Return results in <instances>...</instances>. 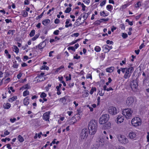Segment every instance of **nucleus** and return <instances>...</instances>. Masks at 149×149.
Segmentation results:
<instances>
[{
  "label": "nucleus",
  "mask_w": 149,
  "mask_h": 149,
  "mask_svg": "<svg viewBox=\"0 0 149 149\" xmlns=\"http://www.w3.org/2000/svg\"><path fill=\"white\" fill-rule=\"evenodd\" d=\"M132 64H129L128 65L127 67L121 68V71L123 73H124V77L127 79L129 78L131 76L132 73L134 71V68L132 66Z\"/></svg>",
  "instance_id": "nucleus-1"
},
{
  "label": "nucleus",
  "mask_w": 149,
  "mask_h": 149,
  "mask_svg": "<svg viewBox=\"0 0 149 149\" xmlns=\"http://www.w3.org/2000/svg\"><path fill=\"white\" fill-rule=\"evenodd\" d=\"M97 121L95 120H91L88 124V128L89 132L91 134H95L97 130Z\"/></svg>",
  "instance_id": "nucleus-2"
},
{
  "label": "nucleus",
  "mask_w": 149,
  "mask_h": 149,
  "mask_svg": "<svg viewBox=\"0 0 149 149\" xmlns=\"http://www.w3.org/2000/svg\"><path fill=\"white\" fill-rule=\"evenodd\" d=\"M133 113V110L130 108L124 109L122 111V114L127 119L131 118Z\"/></svg>",
  "instance_id": "nucleus-3"
},
{
  "label": "nucleus",
  "mask_w": 149,
  "mask_h": 149,
  "mask_svg": "<svg viewBox=\"0 0 149 149\" xmlns=\"http://www.w3.org/2000/svg\"><path fill=\"white\" fill-rule=\"evenodd\" d=\"M142 122L141 119L138 117H135L133 118L131 122L132 125L135 127L140 126Z\"/></svg>",
  "instance_id": "nucleus-4"
},
{
  "label": "nucleus",
  "mask_w": 149,
  "mask_h": 149,
  "mask_svg": "<svg viewBox=\"0 0 149 149\" xmlns=\"http://www.w3.org/2000/svg\"><path fill=\"white\" fill-rule=\"evenodd\" d=\"M118 141L120 143L126 145L129 142V140L126 136L123 134H119L117 136Z\"/></svg>",
  "instance_id": "nucleus-5"
},
{
  "label": "nucleus",
  "mask_w": 149,
  "mask_h": 149,
  "mask_svg": "<svg viewBox=\"0 0 149 149\" xmlns=\"http://www.w3.org/2000/svg\"><path fill=\"white\" fill-rule=\"evenodd\" d=\"M109 115L107 114L102 115L100 117L99 123L100 125H104L108 122L109 119Z\"/></svg>",
  "instance_id": "nucleus-6"
},
{
  "label": "nucleus",
  "mask_w": 149,
  "mask_h": 149,
  "mask_svg": "<svg viewBox=\"0 0 149 149\" xmlns=\"http://www.w3.org/2000/svg\"><path fill=\"white\" fill-rule=\"evenodd\" d=\"M138 134L137 131L132 130L129 133L128 137L130 139L132 140H134L136 139V137Z\"/></svg>",
  "instance_id": "nucleus-7"
},
{
  "label": "nucleus",
  "mask_w": 149,
  "mask_h": 149,
  "mask_svg": "<svg viewBox=\"0 0 149 149\" xmlns=\"http://www.w3.org/2000/svg\"><path fill=\"white\" fill-rule=\"evenodd\" d=\"M108 113L112 115H115L117 114L118 111L117 108L114 107H110L108 110Z\"/></svg>",
  "instance_id": "nucleus-8"
},
{
  "label": "nucleus",
  "mask_w": 149,
  "mask_h": 149,
  "mask_svg": "<svg viewBox=\"0 0 149 149\" xmlns=\"http://www.w3.org/2000/svg\"><path fill=\"white\" fill-rule=\"evenodd\" d=\"M88 135V130L86 129H83L80 134V137L81 139H86Z\"/></svg>",
  "instance_id": "nucleus-9"
},
{
  "label": "nucleus",
  "mask_w": 149,
  "mask_h": 149,
  "mask_svg": "<svg viewBox=\"0 0 149 149\" xmlns=\"http://www.w3.org/2000/svg\"><path fill=\"white\" fill-rule=\"evenodd\" d=\"M135 99L132 97H127L125 101V104L128 107L131 106L134 102Z\"/></svg>",
  "instance_id": "nucleus-10"
},
{
  "label": "nucleus",
  "mask_w": 149,
  "mask_h": 149,
  "mask_svg": "<svg viewBox=\"0 0 149 149\" xmlns=\"http://www.w3.org/2000/svg\"><path fill=\"white\" fill-rule=\"evenodd\" d=\"M124 120V117L121 115H118L117 116L116 118V122L118 124L122 123L123 122Z\"/></svg>",
  "instance_id": "nucleus-11"
},
{
  "label": "nucleus",
  "mask_w": 149,
  "mask_h": 149,
  "mask_svg": "<svg viewBox=\"0 0 149 149\" xmlns=\"http://www.w3.org/2000/svg\"><path fill=\"white\" fill-rule=\"evenodd\" d=\"M138 85L137 82L135 81L131 83V88L134 91H136L138 89Z\"/></svg>",
  "instance_id": "nucleus-12"
},
{
  "label": "nucleus",
  "mask_w": 149,
  "mask_h": 149,
  "mask_svg": "<svg viewBox=\"0 0 149 149\" xmlns=\"http://www.w3.org/2000/svg\"><path fill=\"white\" fill-rule=\"evenodd\" d=\"M50 113V112L49 111L45 113L43 116V119L46 121H49Z\"/></svg>",
  "instance_id": "nucleus-13"
},
{
  "label": "nucleus",
  "mask_w": 149,
  "mask_h": 149,
  "mask_svg": "<svg viewBox=\"0 0 149 149\" xmlns=\"http://www.w3.org/2000/svg\"><path fill=\"white\" fill-rule=\"evenodd\" d=\"M102 48L104 50H105V52H108L109 50L112 48V46H109L107 45H105L102 46Z\"/></svg>",
  "instance_id": "nucleus-14"
},
{
  "label": "nucleus",
  "mask_w": 149,
  "mask_h": 149,
  "mask_svg": "<svg viewBox=\"0 0 149 149\" xmlns=\"http://www.w3.org/2000/svg\"><path fill=\"white\" fill-rule=\"evenodd\" d=\"M46 45V43L45 42H43L40 43L38 45V48L41 51H42L43 49L45 47Z\"/></svg>",
  "instance_id": "nucleus-15"
},
{
  "label": "nucleus",
  "mask_w": 149,
  "mask_h": 149,
  "mask_svg": "<svg viewBox=\"0 0 149 149\" xmlns=\"http://www.w3.org/2000/svg\"><path fill=\"white\" fill-rule=\"evenodd\" d=\"M103 127L105 130H108L111 127V123L109 122H107L105 123Z\"/></svg>",
  "instance_id": "nucleus-16"
},
{
  "label": "nucleus",
  "mask_w": 149,
  "mask_h": 149,
  "mask_svg": "<svg viewBox=\"0 0 149 149\" xmlns=\"http://www.w3.org/2000/svg\"><path fill=\"white\" fill-rule=\"evenodd\" d=\"M64 67L63 65H61L59 68L56 69L55 70V73H58L62 72L64 70Z\"/></svg>",
  "instance_id": "nucleus-17"
},
{
  "label": "nucleus",
  "mask_w": 149,
  "mask_h": 149,
  "mask_svg": "<svg viewBox=\"0 0 149 149\" xmlns=\"http://www.w3.org/2000/svg\"><path fill=\"white\" fill-rule=\"evenodd\" d=\"M30 99L28 97L25 98L23 101L24 104L25 106H27L29 104Z\"/></svg>",
  "instance_id": "nucleus-18"
},
{
  "label": "nucleus",
  "mask_w": 149,
  "mask_h": 149,
  "mask_svg": "<svg viewBox=\"0 0 149 149\" xmlns=\"http://www.w3.org/2000/svg\"><path fill=\"white\" fill-rule=\"evenodd\" d=\"M80 119V116H77L76 118L75 119V120L74 121H71V120L69 121V124L70 125L74 124L77 121L79 120Z\"/></svg>",
  "instance_id": "nucleus-19"
},
{
  "label": "nucleus",
  "mask_w": 149,
  "mask_h": 149,
  "mask_svg": "<svg viewBox=\"0 0 149 149\" xmlns=\"http://www.w3.org/2000/svg\"><path fill=\"white\" fill-rule=\"evenodd\" d=\"M3 108L5 109H9L11 107V104L8 102L5 103L3 104Z\"/></svg>",
  "instance_id": "nucleus-20"
},
{
  "label": "nucleus",
  "mask_w": 149,
  "mask_h": 149,
  "mask_svg": "<svg viewBox=\"0 0 149 149\" xmlns=\"http://www.w3.org/2000/svg\"><path fill=\"white\" fill-rule=\"evenodd\" d=\"M106 139L107 140H108L109 138L107 136H104V137L101 138L99 141L102 143H104L105 142V139Z\"/></svg>",
  "instance_id": "nucleus-21"
},
{
  "label": "nucleus",
  "mask_w": 149,
  "mask_h": 149,
  "mask_svg": "<svg viewBox=\"0 0 149 149\" xmlns=\"http://www.w3.org/2000/svg\"><path fill=\"white\" fill-rule=\"evenodd\" d=\"M36 79H37L38 82H39L44 80L45 78L44 77H41L39 75L36 78Z\"/></svg>",
  "instance_id": "nucleus-22"
},
{
  "label": "nucleus",
  "mask_w": 149,
  "mask_h": 149,
  "mask_svg": "<svg viewBox=\"0 0 149 149\" xmlns=\"http://www.w3.org/2000/svg\"><path fill=\"white\" fill-rule=\"evenodd\" d=\"M17 99V97L16 96H13L12 97L9 98L8 100L9 102H12L13 101Z\"/></svg>",
  "instance_id": "nucleus-23"
},
{
  "label": "nucleus",
  "mask_w": 149,
  "mask_h": 149,
  "mask_svg": "<svg viewBox=\"0 0 149 149\" xmlns=\"http://www.w3.org/2000/svg\"><path fill=\"white\" fill-rule=\"evenodd\" d=\"M50 22V20L48 19H46L44 20L42 22V24L45 26L48 25Z\"/></svg>",
  "instance_id": "nucleus-24"
},
{
  "label": "nucleus",
  "mask_w": 149,
  "mask_h": 149,
  "mask_svg": "<svg viewBox=\"0 0 149 149\" xmlns=\"http://www.w3.org/2000/svg\"><path fill=\"white\" fill-rule=\"evenodd\" d=\"M114 67H111L107 68L106 69V71L107 72L111 73L113 72L114 70Z\"/></svg>",
  "instance_id": "nucleus-25"
},
{
  "label": "nucleus",
  "mask_w": 149,
  "mask_h": 149,
  "mask_svg": "<svg viewBox=\"0 0 149 149\" xmlns=\"http://www.w3.org/2000/svg\"><path fill=\"white\" fill-rule=\"evenodd\" d=\"M109 13H106L104 11H101L100 12V15L101 16L105 17L109 15Z\"/></svg>",
  "instance_id": "nucleus-26"
},
{
  "label": "nucleus",
  "mask_w": 149,
  "mask_h": 149,
  "mask_svg": "<svg viewBox=\"0 0 149 149\" xmlns=\"http://www.w3.org/2000/svg\"><path fill=\"white\" fill-rule=\"evenodd\" d=\"M70 19H67L65 22L66 25L65 26V27L68 28L69 26H71L72 25V24H70L68 25V24L70 22Z\"/></svg>",
  "instance_id": "nucleus-27"
},
{
  "label": "nucleus",
  "mask_w": 149,
  "mask_h": 149,
  "mask_svg": "<svg viewBox=\"0 0 149 149\" xmlns=\"http://www.w3.org/2000/svg\"><path fill=\"white\" fill-rule=\"evenodd\" d=\"M10 132L7 130H5L4 131V134H2L1 135V137H5L6 136L9 134Z\"/></svg>",
  "instance_id": "nucleus-28"
},
{
  "label": "nucleus",
  "mask_w": 149,
  "mask_h": 149,
  "mask_svg": "<svg viewBox=\"0 0 149 149\" xmlns=\"http://www.w3.org/2000/svg\"><path fill=\"white\" fill-rule=\"evenodd\" d=\"M106 9L108 11L111 12L113 9V6L111 5H107L106 6Z\"/></svg>",
  "instance_id": "nucleus-29"
},
{
  "label": "nucleus",
  "mask_w": 149,
  "mask_h": 149,
  "mask_svg": "<svg viewBox=\"0 0 149 149\" xmlns=\"http://www.w3.org/2000/svg\"><path fill=\"white\" fill-rule=\"evenodd\" d=\"M113 149H126V148L121 146L116 145L113 147Z\"/></svg>",
  "instance_id": "nucleus-30"
},
{
  "label": "nucleus",
  "mask_w": 149,
  "mask_h": 149,
  "mask_svg": "<svg viewBox=\"0 0 149 149\" xmlns=\"http://www.w3.org/2000/svg\"><path fill=\"white\" fill-rule=\"evenodd\" d=\"M13 67L14 69H17L18 67V64L17 63V61H15L13 62Z\"/></svg>",
  "instance_id": "nucleus-31"
},
{
  "label": "nucleus",
  "mask_w": 149,
  "mask_h": 149,
  "mask_svg": "<svg viewBox=\"0 0 149 149\" xmlns=\"http://www.w3.org/2000/svg\"><path fill=\"white\" fill-rule=\"evenodd\" d=\"M13 51L16 53H18L19 52V49L18 48L15 46H13Z\"/></svg>",
  "instance_id": "nucleus-32"
},
{
  "label": "nucleus",
  "mask_w": 149,
  "mask_h": 149,
  "mask_svg": "<svg viewBox=\"0 0 149 149\" xmlns=\"http://www.w3.org/2000/svg\"><path fill=\"white\" fill-rule=\"evenodd\" d=\"M17 139L21 142H23L24 140V138L20 135L18 136Z\"/></svg>",
  "instance_id": "nucleus-33"
},
{
  "label": "nucleus",
  "mask_w": 149,
  "mask_h": 149,
  "mask_svg": "<svg viewBox=\"0 0 149 149\" xmlns=\"http://www.w3.org/2000/svg\"><path fill=\"white\" fill-rule=\"evenodd\" d=\"M130 2L125 4L121 6V8L123 9H125L130 5Z\"/></svg>",
  "instance_id": "nucleus-34"
},
{
  "label": "nucleus",
  "mask_w": 149,
  "mask_h": 149,
  "mask_svg": "<svg viewBox=\"0 0 149 149\" xmlns=\"http://www.w3.org/2000/svg\"><path fill=\"white\" fill-rule=\"evenodd\" d=\"M39 34H36V35L35 36L33 37L31 39V40H32L33 41H34L36 40L39 37Z\"/></svg>",
  "instance_id": "nucleus-35"
},
{
  "label": "nucleus",
  "mask_w": 149,
  "mask_h": 149,
  "mask_svg": "<svg viewBox=\"0 0 149 149\" xmlns=\"http://www.w3.org/2000/svg\"><path fill=\"white\" fill-rule=\"evenodd\" d=\"M95 50L97 52H99L101 50V48L99 46H96L95 48Z\"/></svg>",
  "instance_id": "nucleus-36"
},
{
  "label": "nucleus",
  "mask_w": 149,
  "mask_h": 149,
  "mask_svg": "<svg viewBox=\"0 0 149 149\" xmlns=\"http://www.w3.org/2000/svg\"><path fill=\"white\" fill-rule=\"evenodd\" d=\"M40 69L41 70H49V68L46 65H44L40 67Z\"/></svg>",
  "instance_id": "nucleus-37"
},
{
  "label": "nucleus",
  "mask_w": 149,
  "mask_h": 149,
  "mask_svg": "<svg viewBox=\"0 0 149 149\" xmlns=\"http://www.w3.org/2000/svg\"><path fill=\"white\" fill-rule=\"evenodd\" d=\"M29 91H28V90H26L23 92V95L24 97H25L29 95Z\"/></svg>",
  "instance_id": "nucleus-38"
},
{
  "label": "nucleus",
  "mask_w": 149,
  "mask_h": 149,
  "mask_svg": "<svg viewBox=\"0 0 149 149\" xmlns=\"http://www.w3.org/2000/svg\"><path fill=\"white\" fill-rule=\"evenodd\" d=\"M96 91V88L95 87H92L90 91V94L91 95L93 94V93Z\"/></svg>",
  "instance_id": "nucleus-39"
},
{
  "label": "nucleus",
  "mask_w": 149,
  "mask_h": 149,
  "mask_svg": "<svg viewBox=\"0 0 149 149\" xmlns=\"http://www.w3.org/2000/svg\"><path fill=\"white\" fill-rule=\"evenodd\" d=\"M35 31L34 30H33L30 32L29 35L31 37H32L35 35Z\"/></svg>",
  "instance_id": "nucleus-40"
},
{
  "label": "nucleus",
  "mask_w": 149,
  "mask_h": 149,
  "mask_svg": "<svg viewBox=\"0 0 149 149\" xmlns=\"http://www.w3.org/2000/svg\"><path fill=\"white\" fill-rule=\"evenodd\" d=\"M66 81L70 80L71 79V75L70 74H69L68 76H66L65 77Z\"/></svg>",
  "instance_id": "nucleus-41"
},
{
  "label": "nucleus",
  "mask_w": 149,
  "mask_h": 149,
  "mask_svg": "<svg viewBox=\"0 0 149 149\" xmlns=\"http://www.w3.org/2000/svg\"><path fill=\"white\" fill-rule=\"evenodd\" d=\"M141 5V2L140 1H138L135 5V7L136 8H139Z\"/></svg>",
  "instance_id": "nucleus-42"
},
{
  "label": "nucleus",
  "mask_w": 149,
  "mask_h": 149,
  "mask_svg": "<svg viewBox=\"0 0 149 149\" xmlns=\"http://www.w3.org/2000/svg\"><path fill=\"white\" fill-rule=\"evenodd\" d=\"M47 96L46 94L44 92H42L41 93L40 97L42 98H45Z\"/></svg>",
  "instance_id": "nucleus-43"
},
{
  "label": "nucleus",
  "mask_w": 149,
  "mask_h": 149,
  "mask_svg": "<svg viewBox=\"0 0 149 149\" xmlns=\"http://www.w3.org/2000/svg\"><path fill=\"white\" fill-rule=\"evenodd\" d=\"M102 22V21H101V19H100L99 20H97L95 22V24L97 25L100 24Z\"/></svg>",
  "instance_id": "nucleus-44"
},
{
  "label": "nucleus",
  "mask_w": 149,
  "mask_h": 149,
  "mask_svg": "<svg viewBox=\"0 0 149 149\" xmlns=\"http://www.w3.org/2000/svg\"><path fill=\"white\" fill-rule=\"evenodd\" d=\"M22 13V16L24 17H26L28 16V13L25 11H23Z\"/></svg>",
  "instance_id": "nucleus-45"
},
{
  "label": "nucleus",
  "mask_w": 149,
  "mask_h": 149,
  "mask_svg": "<svg viewBox=\"0 0 149 149\" xmlns=\"http://www.w3.org/2000/svg\"><path fill=\"white\" fill-rule=\"evenodd\" d=\"M28 86H29L28 84H26L24 86H23L22 87V88H20V90H21L23 88L24 89L29 88Z\"/></svg>",
  "instance_id": "nucleus-46"
},
{
  "label": "nucleus",
  "mask_w": 149,
  "mask_h": 149,
  "mask_svg": "<svg viewBox=\"0 0 149 149\" xmlns=\"http://www.w3.org/2000/svg\"><path fill=\"white\" fill-rule=\"evenodd\" d=\"M106 3V0H104L102 1L101 2L100 4V6L101 7H102Z\"/></svg>",
  "instance_id": "nucleus-47"
},
{
  "label": "nucleus",
  "mask_w": 149,
  "mask_h": 149,
  "mask_svg": "<svg viewBox=\"0 0 149 149\" xmlns=\"http://www.w3.org/2000/svg\"><path fill=\"white\" fill-rule=\"evenodd\" d=\"M71 10V8H68L66 9L65 10V12L66 13H69Z\"/></svg>",
  "instance_id": "nucleus-48"
},
{
  "label": "nucleus",
  "mask_w": 149,
  "mask_h": 149,
  "mask_svg": "<svg viewBox=\"0 0 149 149\" xmlns=\"http://www.w3.org/2000/svg\"><path fill=\"white\" fill-rule=\"evenodd\" d=\"M65 118L63 117H61L60 118V119L58 120V123L59 124H61V121H63L64 120Z\"/></svg>",
  "instance_id": "nucleus-49"
},
{
  "label": "nucleus",
  "mask_w": 149,
  "mask_h": 149,
  "mask_svg": "<svg viewBox=\"0 0 149 149\" xmlns=\"http://www.w3.org/2000/svg\"><path fill=\"white\" fill-rule=\"evenodd\" d=\"M68 50H71L72 51H75V48L73 47H69L68 48Z\"/></svg>",
  "instance_id": "nucleus-50"
},
{
  "label": "nucleus",
  "mask_w": 149,
  "mask_h": 149,
  "mask_svg": "<svg viewBox=\"0 0 149 149\" xmlns=\"http://www.w3.org/2000/svg\"><path fill=\"white\" fill-rule=\"evenodd\" d=\"M16 118H11L10 119V121L12 123H14L15 121H16Z\"/></svg>",
  "instance_id": "nucleus-51"
},
{
  "label": "nucleus",
  "mask_w": 149,
  "mask_h": 149,
  "mask_svg": "<svg viewBox=\"0 0 149 149\" xmlns=\"http://www.w3.org/2000/svg\"><path fill=\"white\" fill-rule=\"evenodd\" d=\"M128 35L127 34L125 33H122V36L123 38H126L127 37Z\"/></svg>",
  "instance_id": "nucleus-52"
},
{
  "label": "nucleus",
  "mask_w": 149,
  "mask_h": 149,
  "mask_svg": "<svg viewBox=\"0 0 149 149\" xmlns=\"http://www.w3.org/2000/svg\"><path fill=\"white\" fill-rule=\"evenodd\" d=\"M79 35V33H75L74 34L71 35V36L73 37V36H75L76 37H78Z\"/></svg>",
  "instance_id": "nucleus-53"
},
{
  "label": "nucleus",
  "mask_w": 149,
  "mask_h": 149,
  "mask_svg": "<svg viewBox=\"0 0 149 149\" xmlns=\"http://www.w3.org/2000/svg\"><path fill=\"white\" fill-rule=\"evenodd\" d=\"M81 6L82 7V10L83 11H84L86 9L85 8L86 7V6L84 5L83 3H82L81 4Z\"/></svg>",
  "instance_id": "nucleus-54"
},
{
  "label": "nucleus",
  "mask_w": 149,
  "mask_h": 149,
  "mask_svg": "<svg viewBox=\"0 0 149 149\" xmlns=\"http://www.w3.org/2000/svg\"><path fill=\"white\" fill-rule=\"evenodd\" d=\"M54 8L53 7L52 8V9H49V10L48 11L47 13V14L49 15V14H50V13L52 11H54Z\"/></svg>",
  "instance_id": "nucleus-55"
},
{
  "label": "nucleus",
  "mask_w": 149,
  "mask_h": 149,
  "mask_svg": "<svg viewBox=\"0 0 149 149\" xmlns=\"http://www.w3.org/2000/svg\"><path fill=\"white\" fill-rule=\"evenodd\" d=\"M86 78L87 79L90 78L91 79H92V76L90 74H88L87 75Z\"/></svg>",
  "instance_id": "nucleus-56"
},
{
  "label": "nucleus",
  "mask_w": 149,
  "mask_h": 149,
  "mask_svg": "<svg viewBox=\"0 0 149 149\" xmlns=\"http://www.w3.org/2000/svg\"><path fill=\"white\" fill-rule=\"evenodd\" d=\"M83 2L86 4H88L90 2V0H84L83 1Z\"/></svg>",
  "instance_id": "nucleus-57"
},
{
  "label": "nucleus",
  "mask_w": 149,
  "mask_h": 149,
  "mask_svg": "<svg viewBox=\"0 0 149 149\" xmlns=\"http://www.w3.org/2000/svg\"><path fill=\"white\" fill-rule=\"evenodd\" d=\"M59 31L58 30H56L54 31L53 33L55 35H58L59 33Z\"/></svg>",
  "instance_id": "nucleus-58"
},
{
  "label": "nucleus",
  "mask_w": 149,
  "mask_h": 149,
  "mask_svg": "<svg viewBox=\"0 0 149 149\" xmlns=\"http://www.w3.org/2000/svg\"><path fill=\"white\" fill-rule=\"evenodd\" d=\"M126 61L124 59L120 63V64L121 65H123V64H125L126 63Z\"/></svg>",
  "instance_id": "nucleus-59"
},
{
  "label": "nucleus",
  "mask_w": 149,
  "mask_h": 149,
  "mask_svg": "<svg viewBox=\"0 0 149 149\" xmlns=\"http://www.w3.org/2000/svg\"><path fill=\"white\" fill-rule=\"evenodd\" d=\"M80 58V56H78V55L77 54H76L75 55V56L74 57V58L76 59H79Z\"/></svg>",
  "instance_id": "nucleus-60"
},
{
  "label": "nucleus",
  "mask_w": 149,
  "mask_h": 149,
  "mask_svg": "<svg viewBox=\"0 0 149 149\" xmlns=\"http://www.w3.org/2000/svg\"><path fill=\"white\" fill-rule=\"evenodd\" d=\"M10 81V79L9 78H8L5 80V82L6 83H8Z\"/></svg>",
  "instance_id": "nucleus-61"
},
{
  "label": "nucleus",
  "mask_w": 149,
  "mask_h": 149,
  "mask_svg": "<svg viewBox=\"0 0 149 149\" xmlns=\"http://www.w3.org/2000/svg\"><path fill=\"white\" fill-rule=\"evenodd\" d=\"M27 79L26 78H25L24 79H21L19 80L20 83H23L24 82L26 81Z\"/></svg>",
  "instance_id": "nucleus-62"
},
{
  "label": "nucleus",
  "mask_w": 149,
  "mask_h": 149,
  "mask_svg": "<svg viewBox=\"0 0 149 149\" xmlns=\"http://www.w3.org/2000/svg\"><path fill=\"white\" fill-rule=\"evenodd\" d=\"M29 58L28 56H24L23 61H26Z\"/></svg>",
  "instance_id": "nucleus-63"
},
{
  "label": "nucleus",
  "mask_w": 149,
  "mask_h": 149,
  "mask_svg": "<svg viewBox=\"0 0 149 149\" xmlns=\"http://www.w3.org/2000/svg\"><path fill=\"white\" fill-rule=\"evenodd\" d=\"M147 135L146 136L147 141L149 143V132H148Z\"/></svg>",
  "instance_id": "nucleus-64"
}]
</instances>
